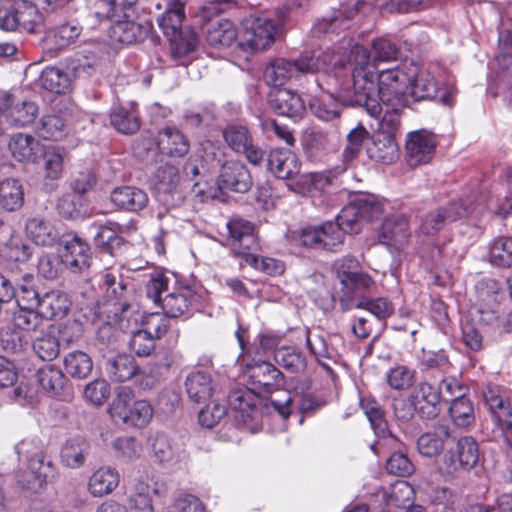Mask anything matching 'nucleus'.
<instances>
[{
  "label": "nucleus",
  "instance_id": "12",
  "mask_svg": "<svg viewBox=\"0 0 512 512\" xmlns=\"http://www.w3.org/2000/svg\"><path fill=\"white\" fill-rule=\"evenodd\" d=\"M132 10L124 15L122 7L110 9L104 6V11L95 12V16L102 20L107 19L112 24L109 28V37L112 41L125 45H131L143 41L149 32V25H143L129 20Z\"/></svg>",
  "mask_w": 512,
  "mask_h": 512
},
{
  "label": "nucleus",
  "instance_id": "55",
  "mask_svg": "<svg viewBox=\"0 0 512 512\" xmlns=\"http://www.w3.org/2000/svg\"><path fill=\"white\" fill-rule=\"evenodd\" d=\"M30 343L35 355L43 361H52L59 355L60 343L53 331H41Z\"/></svg>",
  "mask_w": 512,
  "mask_h": 512
},
{
  "label": "nucleus",
  "instance_id": "24",
  "mask_svg": "<svg viewBox=\"0 0 512 512\" xmlns=\"http://www.w3.org/2000/svg\"><path fill=\"white\" fill-rule=\"evenodd\" d=\"M268 103L275 113L290 118H300L306 111V100L290 89L273 88Z\"/></svg>",
  "mask_w": 512,
  "mask_h": 512
},
{
  "label": "nucleus",
  "instance_id": "45",
  "mask_svg": "<svg viewBox=\"0 0 512 512\" xmlns=\"http://www.w3.org/2000/svg\"><path fill=\"white\" fill-rule=\"evenodd\" d=\"M24 204V188L14 178H6L0 184V207L7 212H15Z\"/></svg>",
  "mask_w": 512,
  "mask_h": 512
},
{
  "label": "nucleus",
  "instance_id": "16",
  "mask_svg": "<svg viewBox=\"0 0 512 512\" xmlns=\"http://www.w3.org/2000/svg\"><path fill=\"white\" fill-rule=\"evenodd\" d=\"M232 251L245 263H255V251L259 247L253 223L242 218H232L227 223Z\"/></svg>",
  "mask_w": 512,
  "mask_h": 512
},
{
  "label": "nucleus",
  "instance_id": "38",
  "mask_svg": "<svg viewBox=\"0 0 512 512\" xmlns=\"http://www.w3.org/2000/svg\"><path fill=\"white\" fill-rule=\"evenodd\" d=\"M283 398L271 399V406L286 419L291 413L292 406L297 402V406L302 413H312L319 409L323 403L312 395L297 396L291 395L290 392H283Z\"/></svg>",
  "mask_w": 512,
  "mask_h": 512
},
{
  "label": "nucleus",
  "instance_id": "44",
  "mask_svg": "<svg viewBox=\"0 0 512 512\" xmlns=\"http://www.w3.org/2000/svg\"><path fill=\"white\" fill-rule=\"evenodd\" d=\"M185 386L188 397L196 403L207 401L215 392L210 374L203 371L191 372Z\"/></svg>",
  "mask_w": 512,
  "mask_h": 512
},
{
  "label": "nucleus",
  "instance_id": "1",
  "mask_svg": "<svg viewBox=\"0 0 512 512\" xmlns=\"http://www.w3.org/2000/svg\"><path fill=\"white\" fill-rule=\"evenodd\" d=\"M339 49L346 52V62L351 73L352 88L342 90L343 101L363 107L371 117H378L383 105H409V88L415 74V62L404 60L392 68L379 71L377 88L371 70L370 51L353 38L344 35L339 39Z\"/></svg>",
  "mask_w": 512,
  "mask_h": 512
},
{
  "label": "nucleus",
  "instance_id": "14",
  "mask_svg": "<svg viewBox=\"0 0 512 512\" xmlns=\"http://www.w3.org/2000/svg\"><path fill=\"white\" fill-rule=\"evenodd\" d=\"M94 281L100 288L105 289L107 299V312L114 314V320L119 322L123 329L124 321L128 320L130 304L126 300V285L122 279L118 280L115 271L106 270L96 275Z\"/></svg>",
  "mask_w": 512,
  "mask_h": 512
},
{
  "label": "nucleus",
  "instance_id": "59",
  "mask_svg": "<svg viewBox=\"0 0 512 512\" xmlns=\"http://www.w3.org/2000/svg\"><path fill=\"white\" fill-rule=\"evenodd\" d=\"M369 133L366 128L362 125H358L353 128L347 135V143L342 152V158L340 164H345L346 169L350 164L357 159L359 156L363 142L368 137Z\"/></svg>",
  "mask_w": 512,
  "mask_h": 512
},
{
  "label": "nucleus",
  "instance_id": "41",
  "mask_svg": "<svg viewBox=\"0 0 512 512\" xmlns=\"http://www.w3.org/2000/svg\"><path fill=\"white\" fill-rule=\"evenodd\" d=\"M341 305L344 310H348L352 307L366 310L380 321L391 317L395 311L393 303L386 297L371 298L365 295H361L356 299L354 303H351L350 305L348 302H345L343 299H341Z\"/></svg>",
  "mask_w": 512,
  "mask_h": 512
},
{
  "label": "nucleus",
  "instance_id": "63",
  "mask_svg": "<svg viewBox=\"0 0 512 512\" xmlns=\"http://www.w3.org/2000/svg\"><path fill=\"white\" fill-rule=\"evenodd\" d=\"M37 379L41 387L52 395H58L64 387L65 376L59 367L45 365L37 372Z\"/></svg>",
  "mask_w": 512,
  "mask_h": 512
},
{
  "label": "nucleus",
  "instance_id": "39",
  "mask_svg": "<svg viewBox=\"0 0 512 512\" xmlns=\"http://www.w3.org/2000/svg\"><path fill=\"white\" fill-rule=\"evenodd\" d=\"M368 157L382 164H391L399 156V148L395 138L386 136L383 133L375 132L372 141L367 147Z\"/></svg>",
  "mask_w": 512,
  "mask_h": 512
},
{
  "label": "nucleus",
  "instance_id": "19",
  "mask_svg": "<svg viewBox=\"0 0 512 512\" xmlns=\"http://www.w3.org/2000/svg\"><path fill=\"white\" fill-rule=\"evenodd\" d=\"M247 386L256 394L269 393L283 384V374L271 363L258 361L245 370Z\"/></svg>",
  "mask_w": 512,
  "mask_h": 512
},
{
  "label": "nucleus",
  "instance_id": "51",
  "mask_svg": "<svg viewBox=\"0 0 512 512\" xmlns=\"http://www.w3.org/2000/svg\"><path fill=\"white\" fill-rule=\"evenodd\" d=\"M112 126L123 134H133L140 127V120L133 104L114 108L110 114Z\"/></svg>",
  "mask_w": 512,
  "mask_h": 512
},
{
  "label": "nucleus",
  "instance_id": "56",
  "mask_svg": "<svg viewBox=\"0 0 512 512\" xmlns=\"http://www.w3.org/2000/svg\"><path fill=\"white\" fill-rule=\"evenodd\" d=\"M414 495L412 486L406 481H396L388 488H381L377 497H381L383 503L387 506H404Z\"/></svg>",
  "mask_w": 512,
  "mask_h": 512
},
{
  "label": "nucleus",
  "instance_id": "3",
  "mask_svg": "<svg viewBox=\"0 0 512 512\" xmlns=\"http://www.w3.org/2000/svg\"><path fill=\"white\" fill-rule=\"evenodd\" d=\"M477 300L461 324L462 341L472 351L482 348L483 336L477 323L491 325L499 321V305L504 292L498 281L484 278L476 285Z\"/></svg>",
  "mask_w": 512,
  "mask_h": 512
},
{
  "label": "nucleus",
  "instance_id": "13",
  "mask_svg": "<svg viewBox=\"0 0 512 512\" xmlns=\"http://www.w3.org/2000/svg\"><path fill=\"white\" fill-rule=\"evenodd\" d=\"M479 461V446L471 436L460 437L454 450H449L438 465L442 475L454 478L458 472L470 471Z\"/></svg>",
  "mask_w": 512,
  "mask_h": 512
},
{
  "label": "nucleus",
  "instance_id": "52",
  "mask_svg": "<svg viewBox=\"0 0 512 512\" xmlns=\"http://www.w3.org/2000/svg\"><path fill=\"white\" fill-rule=\"evenodd\" d=\"M137 371L134 359L126 354L117 355L106 364V372L114 382H125L136 375Z\"/></svg>",
  "mask_w": 512,
  "mask_h": 512
},
{
  "label": "nucleus",
  "instance_id": "58",
  "mask_svg": "<svg viewBox=\"0 0 512 512\" xmlns=\"http://www.w3.org/2000/svg\"><path fill=\"white\" fill-rule=\"evenodd\" d=\"M38 114V106L32 101L12 102L8 116L7 125L24 127L35 120Z\"/></svg>",
  "mask_w": 512,
  "mask_h": 512
},
{
  "label": "nucleus",
  "instance_id": "37",
  "mask_svg": "<svg viewBox=\"0 0 512 512\" xmlns=\"http://www.w3.org/2000/svg\"><path fill=\"white\" fill-rule=\"evenodd\" d=\"M91 230L94 232L95 245L104 248L110 254L124 242L120 234L124 233L125 227L117 222L108 220L105 223H94Z\"/></svg>",
  "mask_w": 512,
  "mask_h": 512
},
{
  "label": "nucleus",
  "instance_id": "9",
  "mask_svg": "<svg viewBox=\"0 0 512 512\" xmlns=\"http://www.w3.org/2000/svg\"><path fill=\"white\" fill-rule=\"evenodd\" d=\"M285 24L284 16L277 20L264 15H249L242 21V40L239 48L244 52H257L269 48L281 32Z\"/></svg>",
  "mask_w": 512,
  "mask_h": 512
},
{
  "label": "nucleus",
  "instance_id": "33",
  "mask_svg": "<svg viewBox=\"0 0 512 512\" xmlns=\"http://www.w3.org/2000/svg\"><path fill=\"white\" fill-rule=\"evenodd\" d=\"M71 307V301L67 293L61 290H49L42 293L38 306L39 313L46 320L64 318Z\"/></svg>",
  "mask_w": 512,
  "mask_h": 512
},
{
  "label": "nucleus",
  "instance_id": "32",
  "mask_svg": "<svg viewBox=\"0 0 512 512\" xmlns=\"http://www.w3.org/2000/svg\"><path fill=\"white\" fill-rule=\"evenodd\" d=\"M159 151L169 157L181 158L190 148L188 138L176 127L167 126L159 131L157 136Z\"/></svg>",
  "mask_w": 512,
  "mask_h": 512
},
{
  "label": "nucleus",
  "instance_id": "61",
  "mask_svg": "<svg viewBox=\"0 0 512 512\" xmlns=\"http://www.w3.org/2000/svg\"><path fill=\"white\" fill-rule=\"evenodd\" d=\"M36 133L44 140L58 141L66 136L67 127L59 115H45L41 118Z\"/></svg>",
  "mask_w": 512,
  "mask_h": 512
},
{
  "label": "nucleus",
  "instance_id": "30",
  "mask_svg": "<svg viewBox=\"0 0 512 512\" xmlns=\"http://www.w3.org/2000/svg\"><path fill=\"white\" fill-rule=\"evenodd\" d=\"M492 420L507 441L512 440V399L505 400L499 395L485 396Z\"/></svg>",
  "mask_w": 512,
  "mask_h": 512
},
{
  "label": "nucleus",
  "instance_id": "54",
  "mask_svg": "<svg viewBox=\"0 0 512 512\" xmlns=\"http://www.w3.org/2000/svg\"><path fill=\"white\" fill-rule=\"evenodd\" d=\"M39 82L45 90L56 94H64L71 87L69 75L55 66H49L43 69L39 77Z\"/></svg>",
  "mask_w": 512,
  "mask_h": 512
},
{
  "label": "nucleus",
  "instance_id": "20",
  "mask_svg": "<svg viewBox=\"0 0 512 512\" xmlns=\"http://www.w3.org/2000/svg\"><path fill=\"white\" fill-rule=\"evenodd\" d=\"M82 26L76 20H70L48 29L43 37V48L51 56L74 44L82 33Z\"/></svg>",
  "mask_w": 512,
  "mask_h": 512
},
{
  "label": "nucleus",
  "instance_id": "62",
  "mask_svg": "<svg viewBox=\"0 0 512 512\" xmlns=\"http://www.w3.org/2000/svg\"><path fill=\"white\" fill-rule=\"evenodd\" d=\"M30 342V338L17 329L0 331V349L8 354H23L30 346Z\"/></svg>",
  "mask_w": 512,
  "mask_h": 512
},
{
  "label": "nucleus",
  "instance_id": "11",
  "mask_svg": "<svg viewBox=\"0 0 512 512\" xmlns=\"http://www.w3.org/2000/svg\"><path fill=\"white\" fill-rule=\"evenodd\" d=\"M512 90V31L501 29L498 33V53L495 66L489 75L487 92L497 97Z\"/></svg>",
  "mask_w": 512,
  "mask_h": 512
},
{
  "label": "nucleus",
  "instance_id": "18",
  "mask_svg": "<svg viewBox=\"0 0 512 512\" xmlns=\"http://www.w3.org/2000/svg\"><path fill=\"white\" fill-rule=\"evenodd\" d=\"M346 170L345 164H337L322 171L303 174L297 181V190L311 198L321 197L328 188L338 184L340 176Z\"/></svg>",
  "mask_w": 512,
  "mask_h": 512
},
{
  "label": "nucleus",
  "instance_id": "4",
  "mask_svg": "<svg viewBox=\"0 0 512 512\" xmlns=\"http://www.w3.org/2000/svg\"><path fill=\"white\" fill-rule=\"evenodd\" d=\"M337 43L332 49L325 51H306L297 59L276 58L272 60L264 70V79L266 83L274 88H280L288 80L296 78L300 74L306 73H330L332 70L341 68V58L336 61Z\"/></svg>",
  "mask_w": 512,
  "mask_h": 512
},
{
  "label": "nucleus",
  "instance_id": "40",
  "mask_svg": "<svg viewBox=\"0 0 512 512\" xmlns=\"http://www.w3.org/2000/svg\"><path fill=\"white\" fill-rule=\"evenodd\" d=\"M163 484L154 478H146L135 484L134 493L130 496L133 512H154L152 497L159 495Z\"/></svg>",
  "mask_w": 512,
  "mask_h": 512
},
{
  "label": "nucleus",
  "instance_id": "60",
  "mask_svg": "<svg viewBox=\"0 0 512 512\" xmlns=\"http://www.w3.org/2000/svg\"><path fill=\"white\" fill-rule=\"evenodd\" d=\"M306 344L317 362L326 370L331 371V367L326 364L324 360H334L336 353L334 349L328 345L325 336L308 331Z\"/></svg>",
  "mask_w": 512,
  "mask_h": 512
},
{
  "label": "nucleus",
  "instance_id": "43",
  "mask_svg": "<svg viewBox=\"0 0 512 512\" xmlns=\"http://www.w3.org/2000/svg\"><path fill=\"white\" fill-rule=\"evenodd\" d=\"M119 484V473L111 467H100L90 476L88 491L94 497L112 493Z\"/></svg>",
  "mask_w": 512,
  "mask_h": 512
},
{
  "label": "nucleus",
  "instance_id": "22",
  "mask_svg": "<svg viewBox=\"0 0 512 512\" xmlns=\"http://www.w3.org/2000/svg\"><path fill=\"white\" fill-rule=\"evenodd\" d=\"M154 461L171 470L182 469L186 464V454L176 448L164 432H156L150 437Z\"/></svg>",
  "mask_w": 512,
  "mask_h": 512
},
{
  "label": "nucleus",
  "instance_id": "15",
  "mask_svg": "<svg viewBox=\"0 0 512 512\" xmlns=\"http://www.w3.org/2000/svg\"><path fill=\"white\" fill-rule=\"evenodd\" d=\"M227 146L236 154L243 156L253 166L264 163L266 152L254 139L251 131L244 125H227L222 131Z\"/></svg>",
  "mask_w": 512,
  "mask_h": 512
},
{
  "label": "nucleus",
  "instance_id": "7",
  "mask_svg": "<svg viewBox=\"0 0 512 512\" xmlns=\"http://www.w3.org/2000/svg\"><path fill=\"white\" fill-rule=\"evenodd\" d=\"M341 58V70L337 69V75L335 74V70H332L330 73H323L328 77L329 82L328 85H333L337 91V96H334L331 92H323L320 96H315L309 100V107L312 113L322 121H331L340 116L341 107L343 105L353 106L352 104L346 103L343 101L341 92L348 85L352 88L351 82V73L349 72V67L346 62V52H343L342 49H339V40L337 41V54L336 58L332 61H336L337 58Z\"/></svg>",
  "mask_w": 512,
  "mask_h": 512
},
{
  "label": "nucleus",
  "instance_id": "35",
  "mask_svg": "<svg viewBox=\"0 0 512 512\" xmlns=\"http://www.w3.org/2000/svg\"><path fill=\"white\" fill-rule=\"evenodd\" d=\"M410 397L422 417L432 418L437 415V405L441 401V391H438L435 386L422 381L414 387Z\"/></svg>",
  "mask_w": 512,
  "mask_h": 512
},
{
  "label": "nucleus",
  "instance_id": "2",
  "mask_svg": "<svg viewBox=\"0 0 512 512\" xmlns=\"http://www.w3.org/2000/svg\"><path fill=\"white\" fill-rule=\"evenodd\" d=\"M502 196L490 192H479L466 199L450 201L447 205L430 210L419 217L418 236H433L446 224L465 216L482 215L488 210L501 217H506L512 211V193Z\"/></svg>",
  "mask_w": 512,
  "mask_h": 512
},
{
  "label": "nucleus",
  "instance_id": "57",
  "mask_svg": "<svg viewBox=\"0 0 512 512\" xmlns=\"http://www.w3.org/2000/svg\"><path fill=\"white\" fill-rule=\"evenodd\" d=\"M68 155L67 150L61 146H44V171L45 177L56 180L62 176L64 161Z\"/></svg>",
  "mask_w": 512,
  "mask_h": 512
},
{
  "label": "nucleus",
  "instance_id": "28",
  "mask_svg": "<svg viewBox=\"0 0 512 512\" xmlns=\"http://www.w3.org/2000/svg\"><path fill=\"white\" fill-rule=\"evenodd\" d=\"M110 201L118 210L139 213L148 206L149 196L142 188L122 185L111 191Z\"/></svg>",
  "mask_w": 512,
  "mask_h": 512
},
{
  "label": "nucleus",
  "instance_id": "48",
  "mask_svg": "<svg viewBox=\"0 0 512 512\" xmlns=\"http://www.w3.org/2000/svg\"><path fill=\"white\" fill-rule=\"evenodd\" d=\"M351 197L359 210L361 219L368 221L378 219L389 206L388 201L371 193L359 192Z\"/></svg>",
  "mask_w": 512,
  "mask_h": 512
},
{
  "label": "nucleus",
  "instance_id": "50",
  "mask_svg": "<svg viewBox=\"0 0 512 512\" xmlns=\"http://www.w3.org/2000/svg\"><path fill=\"white\" fill-rule=\"evenodd\" d=\"M236 39V27L228 19H221L213 23L207 31V43L215 48L229 47Z\"/></svg>",
  "mask_w": 512,
  "mask_h": 512
},
{
  "label": "nucleus",
  "instance_id": "47",
  "mask_svg": "<svg viewBox=\"0 0 512 512\" xmlns=\"http://www.w3.org/2000/svg\"><path fill=\"white\" fill-rule=\"evenodd\" d=\"M90 451L87 440L81 436L69 438L62 446L61 461L70 468H78L85 462Z\"/></svg>",
  "mask_w": 512,
  "mask_h": 512
},
{
  "label": "nucleus",
  "instance_id": "53",
  "mask_svg": "<svg viewBox=\"0 0 512 512\" xmlns=\"http://www.w3.org/2000/svg\"><path fill=\"white\" fill-rule=\"evenodd\" d=\"M66 373L75 379H84L90 375L93 362L91 357L83 351L74 350L67 353L63 359Z\"/></svg>",
  "mask_w": 512,
  "mask_h": 512
},
{
  "label": "nucleus",
  "instance_id": "5",
  "mask_svg": "<svg viewBox=\"0 0 512 512\" xmlns=\"http://www.w3.org/2000/svg\"><path fill=\"white\" fill-rule=\"evenodd\" d=\"M186 0H158L155 7L163 12L157 17V23L170 41L171 54L179 65L189 62V55L198 45V35L190 28H183Z\"/></svg>",
  "mask_w": 512,
  "mask_h": 512
},
{
  "label": "nucleus",
  "instance_id": "8",
  "mask_svg": "<svg viewBox=\"0 0 512 512\" xmlns=\"http://www.w3.org/2000/svg\"><path fill=\"white\" fill-rule=\"evenodd\" d=\"M19 461L25 463L29 473L25 480H19L22 486L29 490L42 488L52 480L56 468L51 460L44 455L41 443L35 439H24L15 446Z\"/></svg>",
  "mask_w": 512,
  "mask_h": 512
},
{
  "label": "nucleus",
  "instance_id": "42",
  "mask_svg": "<svg viewBox=\"0 0 512 512\" xmlns=\"http://www.w3.org/2000/svg\"><path fill=\"white\" fill-rule=\"evenodd\" d=\"M449 437V428L445 425H439L433 431H428L418 438L417 449L422 456L436 457L443 451Z\"/></svg>",
  "mask_w": 512,
  "mask_h": 512
},
{
  "label": "nucleus",
  "instance_id": "27",
  "mask_svg": "<svg viewBox=\"0 0 512 512\" xmlns=\"http://www.w3.org/2000/svg\"><path fill=\"white\" fill-rule=\"evenodd\" d=\"M377 235L379 243L399 249L411 236L407 218L402 214L386 216Z\"/></svg>",
  "mask_w": 512,
  "mask_h": 512
},
{
  "label": "nucleus",
  "instance_id": "36",
  "mask_svg": "<svg viewBox=\"0 0 512 512\" xmlns=\"http://www.w3.org/2000/svg\"><path fill=\"white\" fill-rule=\"evenodd\" d=\"M415 74L411 78V88H409V105L412 101L418 102L433 99L439 89L434 75L416 63Z\"/></svg>",
  "mask_w": 512,
  "mask_h": 512
},
{
  "label": "nucleus",
  "instance_id": "6",
  "mask_svg": "<svg viewBox=\"0 0 512 512\" xmlns=\"http://www.w3.org/2000/svg\"><path fill=\"white\" fill-rule=\"evenodd\" d=\"M171 284H176L173 275L155 271L146 285L147 297L155 304H160L164 314L170 318L191 317L201 307V296L189 287L169 291Z\"/></svg>",
  "mask_w": 512,
  "mask_h": 512
},
{
  "label": "nucleus",
  "instance_id": "23",
  "mask_svg": "<svg viewBox=\"0 0 512 512\" xmlns=\"http://www.w3.org/2000/svg\"><path fill=\"white\" fill-rule=\"evenodd\" d=\"M64 266L72 273H82L92 262V252L89 244L78 236L65 240L61 249Z\"/></svg>",
  "mask_w": 512,
  "mask_h": 512
},
{
  "label": "nucleus",
  "instance_id": "10",
  "mask_svg": "<svg viewBox=\"0 0 512 512\" xmlns=\"http://www.w3.org/2000/svg\"><path fill=\"white\" fill-rule=\"evenodd\" d=\"M108 412L115 422L137 428L147 426L153 417L151 404L146 400H134L133 391L128 387H121L117 391Z\"/></svg>",
  "mask_w": 512,
  "mask_h": 512
},
{
  "label": "nucleus",
  "instance_id": "26",
  "mask_svg": "<svg viewBox=\"0 0 512 512\" xmlns=\"http://www.w3.org/2000/svg\"><path fill=\"white\" fill-rule=\"evenodd\" d=\"M44 144L27 133H15L10 137L8 148L12 157L21 163L37 164L42 159Z\"/></svg>",
  "mask_w": 512,
  "mask_h": 512
},
{
  "label": "nucleus",
  "instance_id": "46",
  "mask_svg": "<svg viewBox=\"0 0 512 512\" xmlns=\"http://www.w3.org/2000/svg\"><path fill=\"white\" fill-rule=\"evenodd\" d=\"M274 360L279 366L292 374H301L307 367L305 353L295 346H283L276 349Z\"/></svg>",
  "mask_w": 512,
  "mask_h": 512
},
{
  "label": "nucleus",
  "instance_id": "21",
  "mask_svg": "<svg viewBox=\"0 0 512 512\" xmlns=\"http://www.w3.org/2000/svg\"><path fill=\"white\" fill-rule=\"evenodd\" d=\"M367 6L364 0L357 1L353 6L343 5L338 11L334 12L330 18H323L317 21L313 28L312 34L314 37L329 36L337 33L338 29L343 31L350 27L349 21L354 18L360 11Z\"/></svg>",
  "mask_w": 512,
  "mask_h": 512
},
{
  "label": "nucleus",
  "instance_id": "64",
  "mask_svg": "<svg viewBox=\"0 0 512 512\" xmlns=\"http://www.w3.org/2000/svg\"><path fill=\"white\" fill-rule=\"evenodd\" d=\"M490 262L498 267L512 266V237H500L493 241L489 249Z\"/></svg>",
  "mask_w": 512,
  "mask_h": 512
},
{
  "label": "nucleus",
  "instance_id": "25",
  "mask_svg": "<svg viewBox=\"0 0 512 512\" xmlns=\"http://www.w3.org/2000/svg\"><path fill=\"white\" fill-rule=\"evenodd\" d=\"M267 170L277 179H293L300 172L301 163L297 155L286 148H273L267 154Z\"/></svg>",
  "mask_w": 512,
  "mask_h": 512
},
{
  "label": "nucleus",
  "instance_id": "49",
  "mask_svg": "<svg viewBox=\"0 0 512 512\" xmlns=\"http://www.w3.org/2000/svg\"><path fill=\"white\" fill-rule=\"evenodd\" d=\"M380 104L382 112L378 117H375L378 119L376 132L396 139L401 130L403 109L408 105H383L381 101Z\"/></svg>",
  "mask_w": 512,
  "mask_h": 512
},
{
  "label": "nucleus",
  "instance_id": "34",
  "mask_svg": "<svg viewBox=\"0 0 512 512\" xmlns=\"http://www.w3.org/2000/svg\"><path fill=\"white\" fill-rule=\"evenodd\" d=\"M25 233L38 246L52 247L60 240L57 228L42 217L29 218L25 223Z\"/></svg>",
  "mask_w": 512,
  "mask_h": 512
},
{
  "label": "nucleus",
  "instance_id": "29",
  "mask_svg": "<svg viewBox=\"0 0 512 512\" xmlns=\"http://www.w3.org/2000/svg\"><path fill=\"white\" fill-rule=\"evenodd\" d=\"M218 184L222 188L245 193L252 186V177L245 164L240 161H228L221 165Z\"/></svg>",
  "mask_w": 512,
  "mask_h": 512
},
{
  "label": "nucleus",
  "instance_id": "17",
  "mask_svg": "<svg viewBox=\"0 0 512 512\" xmlns=\"http://www.w3.org/2000/svg\"><path fill=\"white\" fill-rule=\"evenodd\" d=\"M437 144L436 135L426 129L409 132L404 147L407 165L416 168L430 163L435 156Z\"/></svg>",
  "mask_w": 512,
  "mask_h": 512
},
{
  "label": "nucleus",
  "instance_id": "31",
  "mask_svg": "<svg viewBox=\"0 0 512 512\" xmlns=\"http://www.w3.org/2000/svg\"><path fill=\"white\" fill-rule=\"evenodd\" d=\"M255 394L249 386L246 389H234L229 393L228 404L237 423L247 425L258 413Z\"/></svg>",
  "mask_w": 512,
  "mask_h": 512
}]
</instances>
